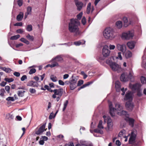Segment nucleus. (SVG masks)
Wrapping results in <instances>:
<instances>
[{"label": "nucleus", "instance_id": "f257e3e1", "mask_svg": "<svg viewBox=\"0 0 146 146\" xmlns=\"http://www.w3.org/2000/svg\"><path fill=\"white\" fill-rule=\"evenodd\" d=\"M110 109V113L112 117L115 115V113L120 115H125L126 117H128V115L126 111L123 110V107L119 103L115 104V107H113L112 102H108Z\"/></svg>", "mask_w": 146, "mask_h": 146}, {"label": "nucleus", "instance_id": "f03ea898", "mask_svg": "<svg viewBox=\"0 0 146 146\" xmlns=\"http://www.w3.org/2000/svg\"><path fill=\"white\" fill-rule=\"evenodd\" d=\"M80 25V23L77 19H71L68 24L69 31L70 33H74L75 36L79 35L80 32L78 26Z\"/></svg>", "mask_w": 146, "mask_h": 146}, {"label": "nucleus", "instance_id": "7ed1b4c3", "mask_svg": "<svg viewBox=\"0 0 146 146\" xmlns=\"http://www.w3.org/2000/svg\"><path fill=\"white\" fill-rule=\"evenodd\" d=\"M103 35L106 39H113L115 37L113 29L111 28H106L104 31Z\"/></svg>", "mask_w": 146, "mask_h": 146}, {"label": "nucleus", "instance_id": "20e7f679", "mask_svg": "<svg viewBox=\"0 0 146 146\" xmlns=\"http://www.w3.org/2000/svg\"><path fill=\"white\" fill-rule=\"evenodd\" d=\"M107 63L109 64L111 69L114 71H117L118 73L122 71L121 66L115 62H112L109 60L107 61Z\"/></svg>", "mask_w": 146, "mask_h": 146}, {"label": "nucleus", "instance_id": "39448f33", "mask_svg": "<svg viewBox=\"0 0 146 146\" xmlns=\"http://www.w3.org/2000/svg\"><path fill=\"white\" fill-rule=\"evenodd\" d=\"M78 79V76L73 75L70 78V87L71 90H74L77 87V82Z\"/></svg>", "mask_w": 146, "mask_h": 146}, {"label": "nucleus", "instance_id": "423d86ee", "mask_svg": "<svg viewBox=\"0 0 146 146\" xmlns=\"http://www.w3.org/2000/svg\"><path fill=\"white\" fill-rule=\"evenodd\" d=\"M133 78V76L131 73H129L128 74L127 73L122 74L120 76V80L123 82H126L130 79H131Z\"/></svg>", "mask_w": 146, "mask_h": 146}, {"label": "nucleus", "instance_id": "0eeeda50", "mask_svg": "<svg viewBox=\"0 0 146 146\" xmlns=\"http://www.w3.org/2000/svg\"><path fill=\"white\" fill-rule=\"evenodd\" d=\"M133 36V34L132 31H128L122 33V38L123 39L129 40L131 39Z\"/></svg>", "mask_w": 146, "mask_h": 146}, {"label": "nucleus", "instance_id": "6e6552de", "mask_svg": "<svg viewBox=\"0 0 146 146\" xmlns=\"http://www.w3.org/2000/svg\"><path fill=\"white\" fill-rule=\"evenodd\" d=\"M137 134V131L135 129L133 130L131 132L130 137L129 139L130 144H133L135 142Z\"/></svg>", "mask_w": 146, "mask_h": 146}, {"label": "nucleus", "instance_id": "1a4fd4ad", "mask_svg": "<svg viewBox=\"0 0 146 146\" xmlns=\"http://www.w3.org/2000/svg\"><path fill=\"white\" fill-rule=\"evenodd\" d=\"M54 94L52 95V97L55 98L56 97V95L61 97L62 95L63 92V89L59 88L58 89H55L53 90Z\"/></svg>", "mask_w": 146, "mask_h": 146}, {"label": "nucleus", "instance_id": "9d476101", "mask_svg": "<svg viewBox=\"0 0 146 146\" xmlns=\"http://www.w3.org/2000/svg\"><path fill=\"white\" fill-rule=\"evenodd\" d=\"M133 100V94L130 91L127 92L125 95L124 100L128 102H132Z\"/></svg>", "mask_w": 146, "mask_h": 146}, {"label": "nucleus", "instance_id": "9b49d317", "mask_svg": "<svg viewBox=\"0 0 146 146\" xmlns=\"http://www.w3.org/2000/svg\"><path fill=\"white\" fill-rule=\"evenodd\" d=\"M116 47L117 49L123 52H124L126 50V46L124 44H121L119 43L117 44Z\"/></svg>", "mask_w": 146, "mask_h": 146}, {"label": "nucleus", "instance_id": "f8f14e48", "mask_svg": "<svg viewBox=\"0 0 146 146\" xmlns=\"http://www.w3.org/2000/svg\"><path fill=\"white\" fill-rule=\"evenodd\" d=\"M108 47L107 45L104 46L102 49V54L104 56L106 57L109 55L110 51L108 49Z\"/></svg>", "mask_w": 146, "mask_h": 146}, {"label": "nucleus", "instance_id": "ddd939ff", "mask_svg": "<svg viewBox=\"0 0 146 146\" xmlns=\"http://www.w3.org/2000/svg\"><path fill=\"white\" fill-rule=\"evenodd\" d=\"M126 109L129 111H131L134 107V105L131 102H127L125 105Z\"/></svg>", "mask_w": 146, "mask_h": 146}, {"label": "nucleus", "instance_id": "4468645a", "mask_svg": "<svg viewBox=\"0 0 146 146\" xmlns=\"http://www.w3.org/2000/svg\"><path fill=\"white\" fill-rule=\"evenodd\" d=\"M75 4L77 7V9L80 11L83 7V4L82 2L78 0H74Z\"/></svg>", "mask_w": 146, "mask_h": 146}, {"label": "nucleus", "instance_id": "2eb2a0df", "mask_svg": "<svg viewBox=\"0 0 146 146\" xmlns=\"http://www.w3.org/2000/svg\"><path fill=\"white\" fill-rule=\"evenodd\" d=\"M129 87L133 90H138L140 87L141 86L139 84L137 83L134 84H130Z\"/></svg>", "mask_w": 146, "mask_h": 146}, {"label": "nucleus", "instance_id": "dca6fc26", "mask_svg": "<svg viewBox=\"0 0 146 146\" xmlns=\"http://www.w3.org/2000/svg\"><path fill=\"white\" fill-rule=\"evenodd\" d=\"M45 124L42 125L39 129L36 132V134L37 135H40L41 134L46 130L44 129L45 127Z\"/></svg>", "mask_w": 146, "mask_h": 146}, {"label": "nucleus", "instance_id": "f3484780", "mask_svg": "<svg viewBox=\"0 0 146 146\" xmlns=\"http://www.w3.org/2000/svg\"><path fill=\"white\" fill-rule=\"evenodd\" d=\"M27 85L28 86L35 87L38 86V84L37 82L30 81L28 82Z\"/></svg>", "mask_w": 146, "mask_h": 146}, {"label": "nucleus", "instance_id": "a211bd4d", "mask_svg": "<svg viewBox=\"0 0 146 146\" xmlns=\"http://www.w3.org/2000/svg\"><path fill=\"white\" fill-rule=\"evenodd\" d=\"M115 88L116 91L117 92H119L121 90V85L120 82L118 81H117L115 82Z\"/></svg>", "mask_w": 146, "mask_h": 146}, {"label": "nucleus", "instance_id": "6ab92c4d", "mask_svg": "<svg viewBox=\"0 0 146 146\" xmlns=\"http://www.w3.org/2000/svg\"><path fill=\"white\" fill-rule=\"evenodd\" d=\"M127 45L130 49H132L135 47V42L133 41L129 42L127 43Z\"/></svg>", "mask_w": 146, "mask_h": 146}, {"label": "nucleus", "instance_id": "aec40b11", "mask_svg": "<svg viewBox=\"0 0 146 146\" xmlns=\"http://www.w3.org/2000/svg\"><path fill=\"white\" fill-rule=\"evenodd\" d=\"M23 17V13L21 12L17 17V20L19 21H21Z\"/></svg>", "mask_w": 146, "mask_h": 146}, {"label": "nucleus", "instance_id": "412c9836", "mask_svg": "<svg viewBox=\"0 0 146 146\" xmlns=\"http://www.w3.org/2000/svg\"><path fill=\"white\" fill-rule=\"evenodd\" d=\"M123 21L124 23V25L125 27L128 26L130 24L128 22V19L126 17H124L123 18Z\"/></svg>", "mask_w": 146, "mask_h": 146}, {"label": "nucleus", "instance_id": "4be33fe9", "mask_svg": "<svg viewBox=\"0 0 146 146\" xmlns=\"http://www.w3.org/2000/svg\"><path fill=\"white\" fill-rule=\"evenodd\" d=\"M143 61L142 63V66L146 69V56L143 55L142 57Z\"/></svg>", "mask_w": 146, "mask_h": 146}, {"label": "nucleus", "instance_id": "5701e85b", "mask_svg": "<svg viewBox=\"0 0 146 146\" xmlns=\"http://www.w3.org/2000/svg\"><path fill=\"white\" fill-rule=\"evenodd\" d=\"M127 121H128L129 124L131 127H133L134 126V119L131 118H128L127 119Z\"/></svg>", "mask_w": 146, "mask_h": 146}, {"label": "nucleus", "instance_id": "b1692460", "mask_svg": "<svg viewBox=\"0 0 146 146\" xmlns=\"http://www.w3.org/2000/svg\"><path fill=\"white\" fill-rule=\"evenodd\" d=\"M116 27L118 29H120L122 26V23L121 21H118L115 23Z\"/></svg>", "mask_w": 146, "mask_h": 146}, {"label": "nucleus", "instance_id": "393cba45", "mask_svg": "<svg viewBox=\"0 0 146 146\" xmlns=\"http://www.w3.org/2000/svg\"><path fill=\"white\" fill-rule=\"evenodd\" d=\"M85 41L83 40H80L77 42H74V44L76 46H79L80 44H84Z\"/></svg>", "mask_w": 146, "mask_h": 146}, {"label": "nucleus", "instance_id": "a878e982", "mask_svg": "<svg viewBox=\"0 0 146 146\" xmlns=\"http://www.w3.org/2000/svg\"><path fill=\"white\" fill-rule=\"evenodd\" d=\"M52 61L56 60V61L61 62L63 60L62 58L60 56H57L55 58H53L52 60Z\"/></svg>", "mask_w": 146, "mask_h": 146}, {"label": "nucleus", "instance_id": "bb28decb", "mask_svg": "<svg viewBox=\"0 0 146 146\" xmlns=\"http://www.w3.org/2000/svg\"><path fill=\"white\" fill-rule=\"evenodd\" d=\"M25 91L23 90H19L18 91L17 94L19 97H22L24 96Z\"/></svg>", "mask_w": 146, "mask_h": 146}, {"label": "nucleus", "instance_id": "cd10ccee", "mask_svg": "<svg viewBox=\"0 0 146 146\" xmlns=\"http://www.w3.org/2000/svg\"><path fill=\"white\" fill-rule=\"evenodd\" d=\"M125 131L124 130H122L118 134V136L119 137H122V136L125 137Z\"/></svg>", "mask_w": 146, "mask_h": 146}, {"label": "nucleus", "instance_id": "c85d7f7f", "mask_svg": "<svg viewBox=\"0 0 146 146\" xmlns=\"http://www.w3.org/2000/svg\"><path fill=\"white\" fill-rule=\"evenodd\" d=\"M91 4L90 3H89L88 4L86 10V13L87 14H89L90 13L91 9Z\"/></svg>", "mask_w": 146, "mask_h": 146}, {"label": "nucleus", "instance_id": "c756f323", "mask_svg": "<svg viewBox=\"0 0 146 146\" xmlns=\"http://www.w3.org/2000/svg\"><path fill=\"white\" fill-rule=\"evenodd\" d=\"M132 56V53L130 51H127L125 54V56L127 58L131 57Z\"/></svg>", "mask_w": 146, "mask_h": 146}, {"label": "nucleus", "instance_id": "7c9ffc66", "mask_svg": "<svg viewBox=\"0 0 146 146\" xmlns=\"http://www.w3.org/2000/svg\"><path fill=\"white\" fill-rule=\"evenodd\" d=\"M20 40L24 43L26 44H29V42L26 39L22 38L20 39Z\"/></svg>", "mask_w": 146, "mask_h": 146}, {"label": "nucleus", "instance_id": "2f4dec72", "mask_svg": "<svg viewBox=\"0 0 146 146\" xmlns=\"http://www.w3.org/2000/svg\"><path fill=\"white\" fill-rule=\"evenodd\" d=\"M26 30L29 31L30 32L32 30L33 27L31 25H27L26 28Z\"/></svg>", "mask_w": 146, "mask_h": 146}, {"label": "nucleus", "instance_id": "473e14b6", "mask_svg": "<svg viewBox=\"0 0 146 146\" xmlns=\"http://www.w3.org/2000/svg\"><path fill=\"white\" fill-rule=\"evenodd\" d=\"M50 79L54 82H56L57 81V78L54 75H52L50 76Z\"/></svg>", "mask_w": 146, "mask_h": 146}, {"label": "nucleus", "instance_id": "72a5a7b5", "mask_svg": "<svg viewBox=\"0 0 146 146\" xmlns=\"http://www.w3.org/2000/svg\"><path fill=\"white\" fill-rule=\"evenodd\" d=\"M20 37V35H16L13 36L11 37L10 39L12 40H17Z\"/></svg>", "mask_w": 146, "mask_h": 146}, {"label": "nucleus", "instance_id": "f704fd0d", "mask_svg": "<svg viewBox=\"0 0 146 146\" xmlns=\"http://www.w3.org/2000/svg\"><path fill=\"white\" fill-rule=\"evenodd\" d=\"M26 37L27 39L31 41H33L34 40V38L33 36H31L29 34H28L26 36Z\"/></svg>", "mask_w": 146, "mask_h": 146}, {"label": "nucleus", "instance_id": "c9c22d12", "mask_svg": "<svg viewBox=\"0 0 146 146\" xmlns=\"http://www.w3.org/2000/svg\"><path fill=\"white\" fill-rule=\"evenodd\" d=\"M68 100H66L64 103V107L63 108V111H64L66 109L68 104Z\"/></svg>", "mask_w": 146, "mask_h": 146}, {"label": "nucleus", "instance_id": "e433bc0d", "mask_svg": "<svg viewBox=\"0 0 146 146\" xmlns=\"http://www.w3.org/2000/svg\"><path fill=\"white\" fill-rule=\"evenodd\" d=\"M27 11L26 13L31 15L32 11V7L30 6H29L27 7Z\"/></svg>", "mask_w": 146, "mask_h": 146}, {"label": "nucleus", "instance_id": "4c0bfd02", "mask_svg": "<svg viewBox=\"0 0 146 146\" xmlns=\"http://www.w3.org/2000/svg\"><path fill=\"white\" fill-rule=\"evenodd\" d=\"M4 80L8 82L9 83H10L11 82H12L14 81V79L12 78H5L4 79Z\"/></svg>", "mask_w": 146, "mask_h": 146}, {"label": "nucleus", "instance_id": "58836bf2", "mask_svg": "<svg viewBox=\"0 0 146 146\" xmlns=\"http://www.w3.org/2000/svg\"><path fill=\"white\" fill-rule=\"evenodd\" d=\"M3 70L7 73H9L11 71V70L10 68H7L5 67H4Z\"/></svg>", "mask_w": 146, "mask_h": 146}, {"label": "nucleus", "instance_id": "ea45409f", "mask_svg": "<svg viewBox=\"0 0 146 146\" xmlns=\"http://www.w3.org/2000/svg\"><path fill=\"white\" fill-rule=\"evenodd\" d=\"M141 82L143 84H145L146 83V78L143 76H142L140 78Z\"/></svg>", "mask_w": 146, "mask_h": 146}, {"label": "nucleus", "instance_id": "a19ab883", "mask_svg": "<svg viewBox=\"0 0 146 146\" xmlns=\"http://www.w3.org/2000/svg\"><path fill=\"white\" fill-rule=\"evenodd\" d=\"M109 130H110L112 129L113 126V123H109L107 124Z\"/></svg>", "mask_w": 146, "mask_h": 146}, {"label": "nucleus", "instance_id": "79ce46f5", "mask_svg": "<svg viewBox=\"0 0 146 146\" xmlns=\"http://www.w3.org/2000/svg\"><path fill=\"white\" fill-rule=\"evenodd\" d=\"M51 64V68H52L54 67L55 66H59V64H58V63L56 62H53V63L52 64Z\"/></svg>", "mask_w": 146, "mask_h": 146}, {"label": "nucleus", "instance_id": "37998d69", "mask_svg": "<svg viewBox=\"0 0 146 146\" xmlns=\"http://www.w3.org/2000/svg\"><path fill=\"white\" fill-rule=\"evenodd\" d=\"M102 121L100 120V121L99 124L98 125V127L100 129H103L104 127L102 125Z\"/></svg>", "mask_w": 146, "mask_h": 146}, {"label": "nucleus", "instance_id": "c03bdc74", "mask_svg": "<svg viewBox=\"0 0 146 146\" xmlns=\"http://www.w3.org/2000/svg\"><path fill=\"white\" fill-rule=\"evenodd\" d=\"M36 72V70L35 68H32L30 70L29 72V73L30 74H31L35 73Z\"/></svg>", "mask_w": 146, "mask_h": 146}, {"label": "nucleus", "instance_id": "a18cd8bd", "mask_svg": "<svg viewBox=\"0 0 146 146\" xmlns=\"http://www.w3.org/2000/svg\"><path fill=\"white\" fill-rule=\"evenodd\" d=\"M0 95L1 96H4V93L5 92V91L4 89H1L0 90Z\"/></svg>", "mask_w": 146, "mask_h": 146}, {"label": "nucleus", "instance_id": "49530a36", "mask_svg": "<svg viewBox=\"0 0 146 146\" xmlns=\"http://www.w3.org/2000/svg\"><path fill=\"white\" fill-rule=\"evenodd\" d=\"M96 129L94 130V131L96 133H99L101 134H102L103 133V132L102 130H100V129Z\"/></svg>", "mask_w": 146, "mask_h": 146}, {"label": "nucleus", "instance_id": "de8ad7c7", "mask_svg": "<svg viewBox=\"0 0 146 146\" xmlns=\"http://www.w3.org/2000/svg\"><path fill=\"white\" fill-rule=\"evenodd\" d=\"M83 15L82 12H80L77 15V18L78 19L80 20L81 19Z\"/></svg>", "mask_w": 146, "mask_h": 146}, {"label": "nucleus", "instance_id": "09e8293b", "mask_svg": "<svg viewBox=\"0 0 146 146\" xmlns=\"http://www.w3.org/2000/svg\"><path fill=\"white\" fill-rule=\"evenodd\" d=\"M6 100L7 101H11L12 102L14 101L15 100L13 97H9L6 98Z\"/></svg>", "mask_w": 146, "mask_h": 146}, {"label": "nucleus", "instance_id": "8fccbe9b", "mask_svg": "<svg viewBox=\"0 0 146 146\" xmlns=\"http://www.w3.org/2000/svg\"><path fill=\"white\" fill-rule=\"evenodd\" d=\"M109 48L110 50H114L115 48V45L113 44H110L109 45Z\"/></svg>", "mask_w": 146, "mask_h": 146}, {"label": "nucleus", "instance_id": "3c124183", "mask_svg": "<svg viewBox=\"0 0 146 146\" xmlns=\"http://www.w3.org/2000/svg\"><path fill=\"white\" fill-rule=\"evenodd\" d=\"M82 23L84 25H85L86 23V19L85 17H83L82 20Z\"/></svg>", "mask_w": 146, "mask_h": 146}, {"label": "nucleus", "instance_id": "603ef678", "mask_svg": "<svg viewBox=\"0 0 146 146\" xmlns=\"http://www.w3.org/2000/svg\"><path fill=\"white\" fill-rule=\"evenodd\" d=\"M84 83V81L83 80H79L77 84V86H80L82 84H83Z\"/></svg>", "mask_w": 146, "mask_h": 146}, {"label": "nucleus", "instance_id": "864d4df0", "mask_svg": "<svg viewBox=\"0 0 146 146\" xmlns=\"http://www.w3.org/2000/svg\"><path fill=\"white\" fill-rule=\"evenodd\" d=\"M17 4L19 6H21L23 5V1L22 0H19L17 1Z\"/></svg>", "mask_w": 146, "mask_h": 146}, {"label": "nucleus", "instance_id": "5fc2aeb1", "mask_svg": "<svg viewBox=\"0 0 146 146\" xmlns=\"http://www.w3.org/2000/svg\"><path fill=\"white\" fill-rule=\"evenodd\" d=\"M121 52H119L118 53V56L117 57V59H119L120 60L122 59V57L121 55Z\"/></svg>", "mask_w": 146, "mask_h": 146}, {"label": "nucleus", "instance_id": "6e6d98bb", "mask_svg": "<svg viewBox=\"0 0 146 146\" xmlns=\"http://www.w3.org/2000/svg\"><path fill=\"white\" fill-rule=\"evenodd\" d=\"M107 121V123H112V120L111 119L110 117H107V119L106 120V121Z\"/></svg>", "mask_w": 146, "mask_h": 146}, {"label": "nucleus", "instance_id": "4d7b16f0", "mask_svg": "<svg viewBox=\"0 0 146 146\" xmlns=\"http://www.w3.org/2000/svg\"><path fill=\"white\" fill-rule=\"evenodd\" d=\"M29 90L30 92L32 94H34L36 92L35 90L33 88H30L29 89Z\"/></svg>", "mask_w": 146, "mask_h": 146}, {"label": "nucleus", "instance_id": "13d9d810", "mask_svg": "<svg viewBox=\"0 0 146 146\" xmlns=\"http://www.w3.org/2000/svg\"><path fill=\"white\" fill-rule=\"evenodd\" d=\"M5 89L6 90L8 93H9L10 89V86H6L5 87Z\"/></svg>", "mask_w": 146, "mask_h": 146}, {"label": "nucleus", "instance_id": "bf43d9fd", "mask_svg": "<svg viewBox=\"0 0 146 146\" xmlns=\"http://www.w3.org/2000/svg\"><path fill=\"white\" fill-rule=\"evenodd\" d=\"M80 143L81 145H85L86 146H93V144L92 143H89L88 145H86L82 143L81 141H80Z\"/></svg>", "mask_w": 146, "mask_h": 146}, {"label": "nucleus", "instance_id": "052dcab7", "mask_svg": "<svg viewBox=\"0 0 146 146\" xmlns=\"http://www.w3.org/2000/svg\"><path fill=\"white\" fill-rule=\"evenodd\" d=\"M27 78V77L26 75H24L21 78V80L22 81H23L25 80Z\"/></svg>", "mask_w": 146, "mask_h": 146}, {"label": "nucleus", "instance_id": "680f3d73", "mask_svg": "<svg viewBox=\"0 0 146 146\" xmlns=\"http://www.w3.org/2000/svg\"><path fill=\"white\" fill-rule=\"evenodd\" d=\"M24 31L23 30L21 29H20L17 30L16 31V32L17 33L21 34Z\"/></svg>", "mask_w": 146, "mask_h": 146}, {"label": "nucleus", "instance_id": "e2e57ef3", "mask_svg": "<svg viewBox=\"0 0 146 146\" xmlns=\"http://www.w3.org/2000/svg\"><path fill=\"white\" fill-rule=\"evenodd\" d=\"M23 25V24L21 22L17 23L14 24L15 26H22Z\"/></svg>", "mask_w": 146, "mask_h": 146}, {"label": "nucleus", "instance_id": "0e129e2a", "mask_svg": "<svg viewBox=\"0 0 146 146\" xmlns=\"http://www.w3.org/2000/svg\"><path fill=\"white\" fill-rule=\"evenodd\" d=\"M13 75L19 77L20 76V73L19 72H15L13 73Z\"/></svg>", "mask_w": 146, "mask_h": 146}, {"label": "nucleus", "instance_id": "69168bd1", "mask_svg": "<svg viewBox=\"0 0 146 146\" xmlns=\"http://www.w3.org/2000/svg\"><path fill=\"white\" fill-rule=\"evenodd\" d=\"M59 84L61 85L64 86V83L62 80H59L58 81Z\"/></svg>", "mask_w": 146, "mask_h": 146}, {"label": "nucleus", "instance_id": "338daca9", "mask_svg": "<svg viewBox=\"0 0 146 146\" xmlns=\"http://www.w3.org/2000/svg\"><path fill=\"white\" fill-rule=\"evenodd\" d=\"M115 143L118 146H120L121 145L120 142L118 140L116 141Z\"/></svg>", "mask_w": 146, "mask_h": 146}, {"label": "nucleus", "instance_id": "774afa93", "mask_svg": "<svg viewBox=\"0 0 146 146\" xmlns=\"http://www.w3.org/2000/svg\"><path fill=\"white\" fill-rule=\"evenodd\" d=\"M6 84V82L4 81H3L0 83V85L2 86H5Z\"/></svg>", "mask_w": 146, "mask_h": 146}]
</instances>
